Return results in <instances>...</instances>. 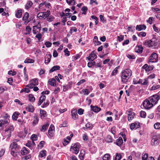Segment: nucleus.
<instances>
[{"mask_svg":"<svg viewBox=\"0 0 160 160\" xmlns=\"http://www.w3.org/2000/svg\"><path fill=\"white\" fill-rule=\"evenodd\" d=\"M132 71L129 69L123 70L121 73V81L124 83L126 82L132 75Z\"/></svg>","mask_w":160,"mask_h":160,"instance_id":"nucleus-1","label":"nucleus"},{"mask_svg":"<svg viewBox=\"0 0 160 160\" xmlns=\"http://www.w3.org/2000/svg\"><path fill=\"white\" fill-rule=\"evenodd\" d=\"M14 130V128L13 126L10 125L8 126L5 130L2 132L3 136L7 139H9L11 137V133Z\"/></svg>","mask_w":160,"mask_h":160,"instance_id":"nucleus-2","label":"nucleus"},{"mask_svg":"<svg viewBox=\"0 0 160 160\" xmlns=\"http://www.w3.org/2000/svg\"><path fill=\"white\" fill-rule=\"evenodd\" d=\"M10 147L11 148V154L14 157L16 156L18 153L20 151L19 146L15 142H14L11 144Z\"/></svg>","mask_w":160,"mask_h":160,"instance_id":"nucleus-3","label":"nucleus"},{"mask_svg":"<svg viewBox=\"0 0 160 160\" xmlns=\"http://www.w3.org/2000/svg\"><path fill=\"white\" fill-rule=\"evenodd\" d=\"M144 44L147 47H154L157 45V40L153 38L150 40L145 41Z\"/></svg>","mask_w":160,"mask_h":160,"instance_id":"nucleus-4","label":"nucleus"},{"mask_svg":"<svg viewBox=\"0 0 160 160\" xmlns=\"http://www.w3.org/2000/svg\"><path fill=\"white\" fill-rule=\"evenodd\" d=\"M153 105V104L149 99H146L141 105V107L142 108V107H143L145 109H151Z\"/></svg>","mask_w":160,"mask_h":160,"instance_id":"nucleus-5","label":"nucleus"},{"mask_svg":"<svg viewBox=\"0 0 160 160\" xmlns=\"http://www.w3.org/2000/svg\"><path fill=\"white\" fill-rule=\"evenodd\" d=\"M160 98L159 96L158 95L156 94L148 98V99L153 104H156L158 103Z\"/></svg>","mask_w":160,"mask_h":160,"instance_id":"nucleus-6","label":"nucleus"},{"mask_svg":"<svg viewBox=\"0 0 160 160\" xmlns=\"http://www.w3.org/2000/svg\"><path fill=\"white\" fill-rule=\"evenodd\" d=\"M149 62H156L158 61V56L157 53L153 52L149 58Z\"/></svg>","mask_w":160,"mask_h":160,"instance_id":"nucleus-7","label":"nucleus"},{"mask_svg":"<svg viewBox=\"0 0 160 160\" xmlns=\"http://www.w3.org/2000/svg\"><path fill=\"white\" fill-rule=\"evenodd\" d=\"M158 135H154L152 138L151 144L153 146H156L159 143Z\"/></svg>","mask_w":160,"mask_h":160,"instance_id":"nucleus-8","label":"nucleus"},{"mask_svg":"<svg viewBox=\"0 0 160 160\" xmlns=\"http://www.w3.org/2000/svg\"><path fill=\"white\" fill-rule=\"evenodd\" d=\"M78 148V145L76 144L75 143L73 146H72L71 147L70 150V151H72V152L75 153V154H77L79 152Z\"/></svg>","mask_w":160,"mask_h":160,"instance_id":"nucleus-9","label":"nucleus"},{"mask_svg":"<svg viewBox=\"0 0 160 160\" xmlns=\"http://www.w3.org/2000/svg\"><path fill=\"white\" fill-rule=\"evenodd\" d=\"M41 30V25L39 23L38 24L33 27L32 31L33 33L36 34L37 32H40Z\"/></svg>","mask_w":160,"mask_h":160,"instance_id":"nucleus-10","label":"nucleus"},{"mask_svg":"<svg viewBox=\"0 0 160 160\" xmlns=\"http://www.w3.org/2000/svg\"><path fill=\"white\" fill-rule=\"evenodd\" d=\"M128 119L129 122H131L134 118L135 113L132 112V111H129L128 113Z\"/></svg>","mask_w":160,"mask_h":160,"instance_id":"nucleus-11","label":"nucleus"},{"mask_svg":"<svg viewBox=\"0 0 160 160\" xmlns=\"http://www.w3.org/2000/svg\"><path fill=\"white\" fill-rule=\"evenodd\" d=\"M139 123L138 122H135L131 124L130 128L131 130H133L134 129H137L139 128Z\"/></svg>","mask_w":160,"mask_h":160,"instance_id":"nucleus-12","label":"nucleus"},{"mask_svg":"<svg viewBox=\"0 0 160 160\" xmlns=\"http://www.w3.org/2000/svg\"><path fill=\"white\" fill-rule=\"evenodd\" d=\"M96 55L94 53L93 51H92L89 55V57H87V58L90 61H92L94 59L96 58Z\"/></svg>","mask_w":160,"mask_h":160,"instance_id":"nucleus-13","label":"nucleus"},{"mask_svg":"<svg viewBox=\"0 0 160 160\" xmlns=\"http://www.w3.org/2000/svg\"><path fill=\"white\" fill-rule=\"evenodd\" d=\"M52 55L50 54H46L45 57V63L46 64H48L50 62Z\"/></svg>","mask_w":160,"mask_h":160,"instance_id":"nucleus-14","label":"nucleus"},{"mask_svg":"<svg viewBox=\"0 0 160 160\" xmlns=\"http://www.w3.org/2000/svg\"><path fill=\"white\" fill-rule=\"evenodd\" d=\"M29 16L28 13L26 12L22 18V19L23 21H25L24 24L26 25L29 22V21L28 20V18Z\"/></svg>","mask_w":160,"mask_h":160,"instance_id":"nucleus-15","label":"nucleus"},{"mask_svg":"<svg viewBox=\"0 0 160 160\" xmlns=\"http://www.w3.org/2000/svg\"><path fill=\"white\" fill-rule=\"evenodd\" d=\"M32 86V88L35 86L37 85L38 84V82L37 79L36 78L33 79L31 80L30 82Z\"/></svg>","mask_w":160,"mask_h":160,"instance_id":"nucleus-16","label":"nucleus"},{"mask_svg":"<svg viewBox=\"0 0 160 160\" xmlns=\"http://www.w3.org/2000/svg\"><path fill=\"white\" fill-rule=\"evenodd\" d=\"M146 26L144 25H137L136 28L137 30L140 31L142 30H145L146 28Z\"/></svg>","mask_w":160,"mask_h":160,"instance_id":"nucleus-17","label":"nucleus"},{"mask_svg":"<svg viewBox=\"0 0 160 160\" xmlns=\"http://www.w3.org/2000/svg\"><path fill=\"white\" fill-rule=\"evenodd\" d=\"M139 83L143 85H147L148 83V78H146L143 80L140 79Z\"/></svg>","mask_w":160,"mask_h":160,"instance_id":"nucleus-18","label":"nucleus"},{"mask_svg":"<svg viewBox=\"0 0 160 160\" xmlns=\"http://www.w3.org/2000/svg\"><path fill=\"white\" fill-rule=\"evenodd\" d=\"M65 111H52L51 113L53 116H56L59 115L61 113H63Z\"/></svg>","mask_w":160,"mask_h":160,"instance_id":"nucleus-19","label":"nucleus"},{"mask_svg":"<svg viewBox=\"0 0 160 160\" xmlns=\"http://www.w3.org/2000/svg\"><path fill=\"white\" fill-rule=\"evenodd\" d=\"M46 97L45 95L41 96L39 98V100L38 102V106L40 105L44 101H45Z\"/></svg>","mask_w":160,"mask_h":160,"instance_id":"nucleus-20","label":"nucleus"},{"mask_svg":"<svg viewBox=\"0 0 160 160\" xmlns=\"http://www.w3.org/2000/svg\"><path fill=\"white\" fill-rule=\"evenodd\" d=\"M143 48L142 46H139L135 48V51L136 52L141 53L142 52Z\"/></svg>","mask_w":160,"mask_h":160,"instance_id":"nucleus-21","label":"nucleus"},{"mask_svg":"<svg viewBox=\"0 0 160 160\" xmlns=\"http://www.w3.org/2000/svg\"><path fill=\"white\" fill-rule=\"evenodd\" d=\"M71 113L72 118L73 119H76L78 117L77 111H71Z\"/></svg>","mask_w":160,"mask_h":160,"instance_id":"nucleus-22","label":"nucleus"},{"mask_svg":"<svg viewBox=\"0 0 160 160\" xmlns=\"http://www.w3.org/2000/svg\"><path fill=\"white\" fill-rule=\"evenodd\" d=\"M60 68V67L58 66H54L52 67L50 70L49 72L52 73V72L59 70Z\"/></svg>","mask_w":160,"mask_h":160,"instance_id":"nucleus-23","label":"nucleus"},{"mask_svg":"<svg viewBox=\"0 0 160 160\" xmlns=\"http://www.w3.org/2000/svg\"><path fill=\"white\" fill-rule=\"evenodd\" d=\"M22 13V9H19L17 11L15 15L16 17L18 18H20L21 17Z\"/></svg>","mask_w":160,"mask_h":160,"instance_id":"nucleus-24","label":"nucleus"},{"mask_svg":"<svg viewBox=\"0 0 160 160\" xmlns=\"http://www.w3.org/2000/svg\"><path fill=\"white\" fill-rule=\"evenodd\" d=\"M39 121V118L38 116H35L33 118L32 124L34 126L38 124Z\"/></svg>","mask_w":160,"mask_h":160,"instance_id":"nucleus-25","label":"nucleus"},{"mask_svg":"<svg viewBox=\"0 0 160 160\" xmlns=\"http://www.w3.org/2000/svg\"><path fill=\"white\" fill-rule=\"evenodd\" d=\"M123 142L122 139L121 137H119L117 139L116 142V144L118 146H120L122 145Z\"/></svg>","mask_w":160,"mask_h":160,"instance_id":"nucleus-26","label":"nucleus"},{"mask_svg":"<svg viewBox=\"0 0 160 160\" xmlns=\"http://www.w3.org/2000/svg\"><path fill=\"white\" fill-rule=\"evenodd\" d=\"M85 154V152L84 150H81L80 153L79 155V157L81 160H83Z\"/></svg>","mask_w":160,"mask_h":160,"instance_id":"nucleus-27","label":"nucleus"},{"mask_svg":"<svg viewBox=\"0 0 160 160\" xmlns=\"http://www.w3.org/2000/svg\"><path fill=\"white\" fill-rule=\"evenodd\" d=\"M33 4V3L31 1H28V2L25 6V8L27 9H28L31 7V6Z\"/></svg>","mask_w":160,"mask_h":160,"instance_id":"nucleus-28","label":"nucleus"},{"mask_svg":"<svg viewBox=\"0 0 160 160\" xmlns=\"http://www.w3.org/2000/svg\"><path fill=\"white\" fill-rule=\"evenodd\" d=\"M85 126L86 127V128L85 127L83 128V129L85 130H86V129L87 128L89 130H91L92 128V125L89 122L87 123L86 124Z\"/></svg>","mask_w":160,"mask_h":160,"instance_id":"nucleus-29","label":"nucleus"},{"mask_svg":"<svg viewBox=\"0 0 160 160\" xmlns=\"http://www.w3.org/2000/svg\"><path fill=\"white\" fill-rule=\"evenodd\" d=\"M19 113L17 112H15L12 115V118L13 120L16 121L18 118Z\"/></svg>","mask_w":160,"mask_h":160,"instance_id":"nucleus-30","label":"nucleus"},{"mask_svg":"<svg viewBox=\"0 0 160 160\" xmlns=\"http://www.w3.org/2000/svg\"><path fill=\"white\" fill-rule=\"evenodd\" d=\"M40 116L41 118H43L47 116L45 111H40Z\"/></svg>","mask_w":160,"mask_h":160,"instance_id":"nucleus-31","label":"nucleus"},{"mask_svg":"<svg viewBox=\"0 0 160 160\" xmlns=\"http://www.w3.org/2000/svg\"><path fill=\"white\" fill-rule=\"evenodd\" d=\"M49 125V124L48 123H47L43 125L41 129V131L42 132L45 131L48 127Z\"/></svg>","mask_w":160,"mask_h":160,"instance_id":"nucleus-32","label":"nucleus"},{"mask_svg":"<svg viewBox=\"0 0 160 160\" xmlns=\"http://www.w3.org/2000/svg\"><path fill=\"white\" fill-rule=\"evenodd\" d=\"M25 109L27 110H34V107L31 104H28L26 105Z\"/></svg>","mask_w":160,"mask_h":160,"instance_id":"nucleus-33","label":"nucleus"},{"mask_svg":"<svg viewBox=\"0 0 160 160\" xmlns=\"http://www.w3.org/2000/svg\"><path fill=\"white\" fill-rule=\"evenodd\" d=\"M34 62V60L29 58H26L24 61V63H33Z\"/></svg>","mask_w":160,"mask_h":160,"instance_id":"nucleus-34","label":"nucleus"},{"mask_svg":"<svg viewBox=\"0 0 160 160\" xmlns=\"http://www.w3.org/2000/svg\"><path fill=\"white\" fill-rule=\"evenodd\" d=\"M28 99L30 102H33L35 101V98L32 94H30L28 95Z\"/></svg>","mask_w":160,"mask_h":160,"instance_id":"nucleus-35","label":"nucleus"},{"mask_svg":"<svg viewBox=\"0 0 160 160\" xmlns=\"http://www.w3.org/2000/svg\"><path fill=\"white\" fill-rule=\"evenodd\" d=\"M28 153V151L25 147L23 148L21 151V153L23 155H24Z\"/></svg>","mask_w":160,"mask_h":160,"instance_id":"nucleus-36","label":"nucleus"},{"mask_svg":"<svg viewBox=\"0 0 160 160\" xmlns=\"http://www.w3.org/2000/svg\"><path fill=\"white\" fill-rule=\"evenodd\" d=\"M56 81L54 79H51L49 81V83L52 86H55L56 84Z\"/></svg>","mask_w":160,"mask_h":160,"instance_id":"nucleus-37","label":"nucleus"},{"mask_svg":"<svg viewBox=\"0 0 160 160\" xmlns=\"http://www.w3.org/2000/svg\"><path fill=\"white\" fill-rule=\"evenodd\" d=\"M43 12L44 17L45 19L49 16L50 13V11L49 10H48L46 12Z\"/></svg>","mask_w":160,"mask_h":160,"instance_id":"nucleus-38","label":"nucleus"},{"mask_svg":"<svg viewBox=\"0 0 160 160\" xmlns=\"http://www.w3.org/2000/svg\"><path fill=\"white\" fill-rule=\"evenodd\" d=\"M103 160H109L110 159V155L109 154H106L103 157Z\"/></svg>","mask_w":160,"mask_h":160,"instance_id":"nucleus-39","label":"nucleus"},{"mask_svg":"<svg viewBox=\"0 0 160 160\" xmlns=\"http://www.w3.org/2000/svg\"><path fill=\"white\" fill-rule=\"evenodd\" d=\"M46 151L45 150H43L40 152L39 157L40 158H42L46 155Z\"/></svg>","mask_w":160,"mask_h":160,"instance_id":"nucleus-40","label":"nucleus"},{"mask_svg":"<svg viewBox=\"0 0 160 160\" xmlns=\"http://www.w3.org/2000/svg\"><path fill=\"white\" fill-rule=\"evenodd\" d=\"M8 122V120H0V127H1L3 125L6 124Z\"/></svg>","mask_w":160,"mask_h":160,"instance_id":"nucleus-41","label":"nucleus"},{"mask_svg":"<svg viewBox=\"0 0 160 160\" xmlns=\"http://www.w3.org/2000/svg\"><path fill=\"white\" fill-rule=\"evenodd\" d=\"M43 13V12H39L37 15V17L39 19H45L44 18V17Z\"/></svg>","mask_w":160,"mask_h":160,"instance_id":"nucleus-42","label":"nucleus"},{"mask_svg":"<svg viewBox=\"0 0 160 160\" xmlns=\"http://www.w3.org/2000/svg\"><path fill=\"white\" fill-rule=\"evenodd\" d=\"M67 2L69 5H73L75 4L74 0H66Z\"/></svg>","mask_w":160,"mask_h":160,"instance_id":"nucleus-43","label":"nucleus"},{"mask_svg":"<svg viewBox=\"0 0 160 160\" xmlns=\"http://www.w3.org/2000/svg\"><path fill=\"white\" fill-rule=\"evenodd\" d=\"M82 14L85 15L86 14V12L88 10V8L85 6H84L82 7Z\"/></svg>","mask_w":160,"mask_h":160,"instance_id":"nucleus-44","label":"nucleus"},{"mask_svg":"<svg viewBox=\"0 0 160 160\" xmlns=\"http://www.w3.org/2000/svg\"><path fill=\"white\" fill-rule=\"evenodd\" d=\"M122 156L120 154L118 153H117L115 158V160H120Z\"/></svg>","mask_w":160,"mask_h":160,"instance_id":"nucleus-45","label":"nucleus"},{"mask_svg":"<svg viewBox=\"0 0 160 160\" xmlns=\"http://www.w3.org/2000/svg\"><path fill=\"white\" fill-rule=\"evenodd\" d=\"M54 18L52 15L49 16L47 18V20L48 22H51L54 20Z\"/></svg>","mask_w":160,"mask_h":160,"instance_id":"nucleus-46","label":"nucleus"},{"mask_svg":"<svg viewBox=\"0 0 160 160\" xmlns=\"http://www.w3.org/2000/svg\"><path fill=\"white\" fill-rule=\"evenodd\" d=\"M30 92V90L29 88H25L22 89L20 91L21 93L23 92H25L26 93H28Z\"/></svg>","mask_w":160,"mask_h":160,"instance_id":"nucleus-47","label":"nucleus"},{"mask_svg":"<svg viewBox=\"0 0 160 160\" xmlns=\"http://www.w3.org/2000/svg\"><path fill=\"white\" fill-rule=\"evenodd\" d=\"M119 67H117L114 70L112 71V76H114L116 75V74L118 72V68Z\"/></svg>","mask_w":160,"mask_h":160,"instance_id":"nucleus-48","label":"nucleus"},{"mask_svg":"<svg viewBox=\"0 0 160 160\" xmlns=\"http://www.w3.org/2000/svg\"><path fill=\"white\" fill-rule=\"evenodd\" d=\"M154 127L155 129H158L160 128V123L157 122L155 123Z\"/></svg>","mask_w":160,"mask_h":160,"instance_id":"nucleus-49","label":"nucleus"},{"mask_svg":"<svg viewBox=\"0 0 160 160\" xmlns=\"http://www.w3.org/2000/svg\"><path fill=\"white\" fill-rule=\"evenodd\" d=\"M31 139L32 141H36L37 139V136L35 134H33L31 136Z\"/></svg>","mask_w":160,"mask_h":160,"instance_id":"nucleus-50","label":"nucleus"},{"mask_svg":"<svg viewBox=\"0 0 160 160\" xmlns=\"http://www.w3.org/2000/svg\"><path fill=\"white\" fill-rule=\"evenodd\" d=\"M63 87V91H66L68 90L69 88H70V86L69 85H64Z\"/></svg>","mask_w":160,"mask_h":160,"instance_id":"nucleus-51","label":"nucleus"},{"mask_svg":"<svg viewBox=\"0 0 160 160\" xmlns=\"http://www.w3.org/2000/svg\"><path fill=\"white\" fill-rule=\"evenodd\" d=\"M49 103L48 100L45 101L42 106L41 107L42 108L46 107L49 105Z\"/></svg>","mask_w":160,"mask_h":160,"instance_id":"nucleus-52","label":"nucleus"},{"mask_svg":"<svg viewBox=\"0 0 160 160\" xmlns=\"http://www.w3.org/2000/svg\"><path fill=\"white\" fill-rule=\"evenodd\" d=\"M82 92L84 93V94L85 95H88L89 93V91L87 89H83L82 90Z\"/></svg>","mask_w":160,"mask_h":160,"instance_id":"nucleus-53","label":"nucleus"},{"mask_svg":"<svg viewBox=\"0 0 160 160\" xmlns=\"http://www.w3.org/2000/svg\"><path fill=\"white\" fill-rule=\"evenodd\" d=\"M91 110H101L100 108H98V106H93L92 105L91 106Z\"/></svg>","mask_w":160,"mask_h":160,"instance_id":"nucleus-54","label":"nucleus"},{"mask_svg":"<svg viewBox=\"0 0 160 160\" xmlns=\"http://www.w3.org/2000/svg\"><path fill=\"white\" fill-rule=\"evenodd\" d=\"M106 141L108 142H112V138L110 135H108L106 138Z\"/></svg>","mask_w":160,"mask_h":160,"instance_id":"nucleus-55","label":"nucleus"},{"mask_svg":"<svg viewBox=\"0 0 160 160\" xmlns=\"http://www.w3.org/2000/svg\"><path fill=\"white\" fill-rule=\"evenodd\" d=\"M160 87V86L159 85H153L151 88V90H156Z\"/></svg>","mask_w":160,"mask_h":160,"instance_id":"nucleus-56","label":"nucleus"},{"mask_svg":"<svg viewBox=\"0 0 160 160\" xmlns=\"http://www.w3.org/2000/svg\"><path fill=\"white\" fill-rule=\"evenodd\" d=\"M140 114L141 117L145 118L146 116V113L145 111H141Z\"/></svg>","mask_w":160,"mask_h":160,"instance_id":"nucleus-57","label":"nucleus"},{"mask_svg":"<svg viewBox=\"0 0 160 160\" xmlns=\"http://www.w3.org/2000/svg\"><path fill=\"white\" fill-rule=\"evenodd\" d=\"M95 64L94 62H89L88 63V66L89 68H91L92 66H94Z\"/></svg>","mask_w":160,"mask_h":160,"instance_id":"nucleus-58","label":"nucleus"},{"mask_svg":"<svg viewBox=\"0 0 160 160\" xmlns=\"http://www.w3.org/2000/svg\"><path fill=\"white\" fill-rule=\"evenodd\" d=\"M148 157V153L144 154L142 157V160H147Z\"/></svg>","mask_w":160,"mask_h":160,"instance_id":"nucleus-59","label":"nucleus"},{"mask_svg":"<svg viewBox=\"0 0 160 160\" xmlns=\"http://www.w3.org/2000/svg\"><path fill=\"white\" fill-rule=\"evenodd\" d=\"M77 28L74 27H72L70 30V32H71V34H72V33L73 32H76L77 31Z\"/></svg>","mask_w":160,"mask_h":160,"instance_id":"nucleus-60","label":"nucleus"},{"mask_svg":"<svg viewBox=\"0 0 160 160\" xmlns=\"http://www.w3.org/2000/svg\"><path fill=\"white\" fill-rule=\"evenodd\" d=\"M117 38L118 39V40L119 42H121L124 39V36L122 35H121L119 36H118L117 37Z\"/></svg>","mask_w":160,"mask_h":160,"instance_id":"nucleus-61","label":"nucleus"},{"mask_svg":"<svg viewBox=\"0 0 160 160\" xmlns=\"http://www.w3.org/2000/svg\"><path fill=\"white\" fill-rule=\"evenodd\" d=\"M8 74L9 75L14 76L16 74V72L14 71H12V70H11L8 72Z\"/></svg>","mask_w":160,"mask_h":160,"instance_id":"nucleus-62","label":"nucleus"},{"mask_svg":"<svg viewBox=\"0 0 160 160\" xmlns=\"http://www.w3.org/2000/svg\"><path fill=\"white\" fill-rule=\"evenodd\" d=\"M67 122L66 121H64L62 124H60L59 125L60 127H63L67 126Z\"/></svg>","mask_w":160,"mask_h":160,"instance_id":"nucleus-63","label":"nucleus"},{"mask_svg":"<svg viewBox=\"0 0 160 160\" xmlns=\"http://www.w3.org/2000/svg\"><path fill=\"white\" fill-rule=\"evenodd\" d=\"M45 44L47 47H50L52 45V43L49 42H45Z\"/></svg>","mask_w":160,"mask_h":160,"instance_id":"nucleus-64","label":"nucleus"}]
</instances>
